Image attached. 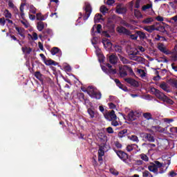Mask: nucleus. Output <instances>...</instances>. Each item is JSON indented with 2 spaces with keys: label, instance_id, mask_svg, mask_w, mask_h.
<instances>
[{
  "label": "nucleus",
  "instance_id": "obj_7",
  "mask_svg": "<svg viewBox=\"0 0 177 177\" xmlns=\"http://www.w3.org/2000/svg\"><path fill=\"white\" fill-rule=\"evenodd\" d=\"M88 94L91 97H95L97 100H100V99H102V93H100V91L90 90L88 91Z\"/></svg>",
  "mask_w": 177,
  "mask_h": 177
},
{
  "label": "nucleus",
  "instance_id": "obj_56",
  "mask_svg": "<svg viewBox=\"0 0 177 177\" xmlns=\"http://www.w3.org/2000/svg\"><path fill=\"white\" fill-rule=\"evenodd\" d=\"M139 53V51L136 50L135 51H130V53L129 54V56H136Z\"/></svg>",
  "mask_w": 177,
  "mask_h": 177
},
{
  "label": "nucleus",
  "instance_id": "obj_63",
  "mask_svg": "<svg viewBox=\"0 0 177 177\" xmlns=\"http://www.w3.org/2000/svg\"><path fill=\"white\" fill-rule=\"evenodd\" d=\"M103 156L104 153H98V161H103Z\"/></svg>",
  "mask_w": 177,
  "mask_h": 177
},
{
  "label": "nucleus",
  "instance_id": "obj_59",
  "mask_svg": "<svg viewBox=\"0 0 177 177\" xmlns=\"http://www.w3.org/2000/svg\"><path fill=\"white\" fill-rule=\"evenodd\" d=\"M134 61L135 62H143V57H142L140 56H136Z\"/></svg>",
  "mask_w": 177,
  "mask_h": 177
},
{
  "label": "nucleus",
  "instance_id": "obj_1",
  "mask_svg": "<svg viewBox=\"0 0 177 177\" xmlns=\"http://www.w3.org/2000/svg\"><path fill=\"white\" fill-rule=\"evenodd\" d=\"M158 168H162V164L161 162L155 160L153 162H150L148 166V169L149 172H153L155 175H158L159 174H164V171H158Z\"/></svg>",
  "mask_w": 177,
  "mask_h": 177
},
{
  "label": "nucleus",
  "instance_id": "obj_34",
  "mask_svg": "<svg viewBox=\"0 0 177 177\" xmlns=\"http://www.w3.org/2000/svg\"><path fill=\"white\" fill-rule=\"evenodd\" d=\"M128 138L130 140H132V142H135L136 143H139V138L135 135H133L131 136H129Z\"/></svg>",
  "mask_w": 177,
  "mask_h": 177
},
{
  "label": "nucleus",
  "instance_id": "obj_13",
  "mask_svg": "<svg viewBox=\"0 0 177 177\" xmlns=\"http://www.w3.org/2000/svg\"><path fill=\"white\" fill-rule=\"evenodd\" d=\"M158 49L165 55H171V51H169V50H167V47H165L162 44L158 46Z\"/></svg>",
  "mask_w": 177,
  "mask_h": 177
},
{
  "label": "nucleus",
  "instance_id": "obj_9",
  "mask_svg": "<svg viewBox=\"0 0 177 177\" xmlns=\"http://www.w3.org/2000/svg\"><path fill=\"white\" fill-rule=\"evenodd\" d=\"M106 120L109 121H112L113 120H117V115H115V111L111 110V111L104 114Z\"/></svg>",
  "mask_w": 177,
  "mask_h": 177
},
{
  "label": "nucleus",
  "instance_id": "obj_35",
  "mask_svg": "<svg viewBox=\"0 0 177 177\" xmlns=\"http://www.w3.org/2000/svg\"><path fill=\"white\" fill-rule=\"evenodd\" d=\"M100 12L102 13V15H106V13L109 12V9L107 8V7L104 6H102L100 8Z\"/></svg>",
  "mask_w": 177,
  "mask_h": 177
},
{
  "label": "nucleus",
  "instance_id": "obj_38",
  "mask_svg": "<svg viewBox=\"0 0 177 177\" xmlns=\"http://www.w3.org/2000/svg\"><path fill=\"white\" fill-rule=\"evenodd\" d=\"M28 37H31L33 41H37V39H38V34H37V32H35L32 33V35H31L30 34H28Z\"/></svg>",
  "mask_w": 177,
  "mask_h": 177
},
{
  "label": "nucleus",
  "instance_id": "obj_50",
  "mask_svg": "<svg viewBox=\"0 0 177 177\" xmlns=\"http://www.w3.org/2000/svg\"><path fill=\"white\" fill-rule=\"evenodd\" d=\"M150 175H151V173L150 171L145 170L142 172V176L143 177H149Z\"/></svg>",
  "mask_w": 177,
  "mask_h": 177
},
{
  "label": "nucleus",
  "instance_id": "obj_5",
  "mask_svg": "<svg viewBox=\"0 0 177 177\" xmlns=\"http://www.w3.org/2000/svg\"><path fill=\"white\" fill-rule=\"evenodd\" d=\"M100 142H102L103 145H100L98 153L104 154V151H106V142L107 141V137L104 136L103 138H100Z\"/></svg>",
  "mask_w": 177,
  "mask_h": 177
},
{
  "label": "nucleus",
  "instance_id": "obj_47",
  "mask_svg": "<svg viewBox=\"0 0 177 177\" xmlns=\"http://www.w3.org/2000/svg\"><path fill=\"white\" fill-rule=\"evenodd\" d=\"M78 98L81 102H83L84 100H85V94H84V93H79Z\"/></svg>",
  "mask_w": 177,
  "mask_h": 177
},
{
  "label": "nucleus",
  "instance_id": "obj_18",
  "mask_svg": "<svg viewBox=\"0 0 177 177\" xmlns=\"http://www.w3.org/2000/svg\"><path fill=\"white\" fill-rule=\"evenodd\" d=\"M36 18L37 20H39V21H44V20H46V19H48V14L42 15V13L39 12L36 14Z\"/></svg>",
  "mask_w": 177,
  "mask_h": 177
},
{
  "label": "nucleus",
  "instance_id": "obj_62",
  "mask_svg": "<svg viewBox=\"0 0 177 177\" xmlns=\"http://www.w3.org/2000/svg\"><path fill=\"white\" fill-rule=\"evenodd\" d=\"M109 109H114L117 108V106H115V104H114V103L113 102L109 103Z\"/></svg>",
  "mask_w": 177,
  "mask_h": 177
},
{
  "label": "nucleus",
  "instance_id": "obj_15",
  "mask_svg": "<svg viewBox=\"0 0 177 177\" xmlns=\"http://www.w3.org/2000/svg\"><path fill=\"white\" fill-rule=\"evenodd\" d=\"M87 113L90 116V118L93 119L97 115V112L95 111L92 108L87 109Z\"/></svg>",
  "mask_w": 177,
  "mask_h": 177
},
{
  "label": "nucleus",
  "instance_id": "obj_43",
  "mask_svg": "<svg viewBox=\"0 0 177 177\" xmlns=\"http://www.w3.org/2000/svg\"><path fill=\"white\" fill-rule=\"evenodd\" d=\"M4 16L6 19H12V14L8 10L4 11Z\"/></svg>",
  "mask_w": 177,
  "mask_h": 177
},
{
  "label": "nucleus",
  "instance_id": "obj_42",
  "mask_svg": "<svg viewBox=\"0 0 177 177\" xmlns=\"http://www.w3.org/2000/svg\"><path fill=\"white\" fill-rule=\"evenodd\" d=\"M162 164V168H165L166 165H167V167H166V169L168 168L169 165H171V160H167L164 162V163L161 162Z\"/></svg>",
  "mask_w": 177,
  "mask_h": 177
},
{
  "label": "nucleus",
  "instance_id": "obj_52",
  "mask_svg": "<svg viewBox=\"0 0 177 177\" xmlns=\"http://www.w3.org/2000/svg\"><path fill=\"white\" fill-rule=\"evenodd\" d=\"M98 38L96 37H93V39L91 40V44L92 45H97V41Z\"/></svg>",
  "mask_w": 177,
  "mask_h": 177
},
{
  "label": "nucleus",
  "instance_id": "obj_45",
  "mask_svg": "<svg viewBox=\"0 0 177 177\" xmlns=\"http://www.w3.org/2000/svg\"><path fill=\"white\" fill-rule=\"evenodd\" d=\"M143 117H145L146 120H153V118L151 117V113H143Z\"/></svg>",
  "mask_w": 177,
  "mask_h": 177
},
{
  "label": "nucleus",
  "instance_id": "obj_12",
  "mask_svg": "<svg viewBox=\"0 0 177 177\" xmlns=\"http://www.w3.org/2000/svg\"><path fill=\"white\" fill-rule=\"evenodd\" d=\"M42 34L44 39H47V38H49V37H53V31L50 28L44 29Z\"/></svg>",
  "mask_w": 177,
  "mask_h": 177
},
{
  "label": "nucleus",
  "instance_id": "obj_32",
  "mask_svg": "<svg viewBox=\"0 0 177 177\" xmlns=\"http://www.w3.org/2000/svg\"><path fill=\"white\" fill-rule=\"evenodd\" d=\"M102 17H103V15H102V14H96L94 17V21L95 23H99V21L102 20Z\"/></svg>",
  "mask_w": 177,
  "mask_h": 177
},
{
  "label": "nucleus",
  "instance_id": "obj_61",
  "mask_svg": "<svg viewBox=\"0 0 177 177\" xmlns=\"http://www.w3.org/2000/svg\"><path fill=\"white\" fill-rule=\"evenodd\" d=\"M115 1L114 0H107L106 1V5H109V6H111V5L114 4Z\"/></svg>",
  "mask_w": 177,
  "mask_h": 177
},
{
  "label": "nucleus",
  "instance_id": "obj_22",
  "mask_svg": "<svg viewBox=\"0 0 177 177\" xmlns=\"http://www.w3.org/2000/svg\"><path fill=\"white\" fill-rule=\"evenodd\" d=\"M136 34L140 37V39H146V38H147L146 33L141 30H136Z\"/></svg>",
  "mask_w": 177,
  "mask_h": 177
},
{
  "label": "nucleus",
  "instance_id": "obj_37",
  "mask_svg": "<svg viewBox=\"0 0 177 177\" xmlns=\"http://www.w3.org/2000/svg\"><path fill=\"white\" fill-rule=\"evenodd\" d=\"M140 158H141V160H142V161H145V162H147V161H149V156H147V155L145 153H141L140 155Z\"/></svg>",
  "mask_w": 177,
  "mask_h": 177
},
{
  "label": "nucleus",
  "instance_id": "obj_6",
  "mask_svg": "<svg viewBox=\"0 0 177 177\" xmlns=\"http://www.w3.org/2000/svg\"><path fill=\"white\" fill-rule=\"evenodd\" d=\"M152 91L153 92H154L155 96H156V97L159 99V100H162V102H164V100L165 99V97H167V95H165L164 93L160 91V90L156 88H153Z\"/></svg>",
  "mask_w": 177,
  "mask_h": 177
},
{
  "label": "nucleus",
  "instance_id": "obj_39",
  "mask_svg": "<svg viewBox=\"0 0 177 177\" xmlns=\"http://www.w3.org/2000/svg\"><path fill=\"white\" fill-rule=\"evenodd\" d=\"M163 102H165L168 104H174V100H171L168 96L166 95L165 98L164 99Z\"/></svg>",
  "mask_w": 177,
  "mask_h": 177
},
{
  "label": "nucleus",
  "instance_id": "obj_36",
  "mask_svg": "<svg viewBox=\"0 0 177 177\" xmlns=\"http://www.w3.org/2000/svg\"><path fill=\"white\" fill-rule=\"evenodd\" d=\"M35 77L39 80V81H42V74L39 71H36L35 73Z\"/></svg>",
  "mask_w": 177,
  "mask_h": 177
},
{
  "label": "nucleus",
  "instance_id": "obj_60",
  "mask_svg": "<svg viewBox=\"0 0 177 177\" xmlns=\"http://www.w3.org/2000/svg\"><path fill=\"white\" fill-rule=\"evenodd\" d=\"M169 131L171 133H177V127H171Z\"/></svg>",
  "mask_w": 177,
  "mask_h": 177
},
{
  "label": "nucleus",
  "instance_id": "obj_46",
  "mask_svg": "<svg viewBox=\"0 0 177 177\" xmlns=\"http://www.w3.org/2000/svg\"><path fill=\"white\" fill-rule=\"evenodd\" d=\"M115 50L118 53H122V47L120 46H115Z\"/></svg>",
  "mask_w": 177,
  "mask_h": 177
},
{
  "label": "nucleus",
  "instance_id": "obj_23",
  "mask_svg": "<svg viewBox=\"0 0 177 177\" xmlns=\"http://www.w3.org/2000/svg\"><path fill=\"white\" fill-rule=\"evenodd\" d=\"M118 138H125V136H128V129H124L123 130H121L118 134Z\"/></svg>",
  "mask_w": 177,
  "mask_h": 177
},
{
  "label": "nucleus",
  "instance_id": "obj_51",
  "mask_svg": "<svg viewBox=\"0 0 177 177\" xmlns=\"http://www.w3.org/2000/svg\"><path fill=\"white\" fill-rule=\"evenodd\" d=\"M30 13L35 15V13H37V8H35V7H34V6H30Z\"/></svg>",
  "mask_w": 177,
  "mask_h": 177
},
{
  "label": "nucleus",
  "instance_id": "obj_16",
  "mask_svg": "<svg viewBox=\"0 0 177 177\" xmlns=\"http://www.w3.org/2000/svg\"><path fill=\"white\" fill-rule=\"evenodd\" d=\"M15 30L17 31L19 35L22 37V39L26 38V35H24V31H26V30H24V28L16 26Z\"/></svg>",
  "mask_w": 177,
  "mask_h": 177
},
{
  "label": "nucleus",
  "instance_id": "obj_58",
  "mask_svg": "<svg viewBox=\"0 0 177 177\" xmlns=\"http://www.w3.org/2000/svg\"><path fill=\"white\" fill-rule=\"evenodd\" d=\"M106 132L107 133H114V130L113 129V127H109L106 128Z\"/></svg>",
  "mask_w": 177,
  "mask_h": 177
},
{
  "label": "nucleus",
  "instance_id": "obj_31",
  "mask_svg": "<svg viewBox=\"0 0 177 177\" xmlns=\"http://www.w3.org/2000/svg\"><path fill=\"white\" fill-rule=\"evenodd\" d=\"M151 8H153V4L151 3H148L147 5H144L142 7V10L143 12H146V10H147L148 9H151Z\"/></svg>",
  "mask_w": 177,
  "mask_h": 177
},
{
  "label": "nucleus",
  "instance_id": "obj_53",
  "mask_svg": "<svg viewBox=\"0 0 177 177\" xmlns=\"http://www.w3.org/2000/svg\"><path fill=\"white\" fill-rule=\"evenodd\" d=\"M111 121V125L113 127H118V125H120L117 120H112Z\"/></svg>",
  "mask_w": 177,
  "mask_h": 177
},
{
  "label": "nucleus",
  "instance_id": "obj_64",
  "mask_svg": "<svg viewBox=\"0 0 177 177\" xmlns=\"http://www.w3.org/2000/svg\"><path fill=\"white\" fill-rule=\"evenodd\" d=\"M169 176L177 177V174L175 171H171L169 172Z\"/></svg>",
  "mask_w": 177,
  "mask_h": 177
},
{
  "label": "nucleus",
  "instance_id": "obj_28",
  "mask_svg": "<svg viewBox=\"0 0 177 177\" xmlns=\"http://www.w3.org/2000/svg\"><path fill=\"white\" fill-rule=\"evenodd\" d=\"M21 50L24 52V53H26L27 55H30L31 52H32V49L30 47H22Z\"/></svg>",
  "mask_w": 177,
  "mask_h": 177
},
{
  "label": "nucleus",
  "instance_id": "obj_19",
  "mask_svg": "<svg viewBox=\"0 0 177 177\" xmlns=\"http://www.w3.org/2000/svg\"><path fill=\"white\" fill-rule=\"evenodd\" d=\"M144 136L145 139H147L148 142H151V143L156 142V139L154 138V136L151 133H145Z\"/></svg>",
  "mask_w": 177,
  "mask_h": 177
},
{
  "label": "nucleus",
  "instance_id": "obj_41",
  "mask_svg": "<svg viewBox=\"0 0 177 177\" xmlns=\"http://www.w3.org/2000/svg\"><path fill=\"white\" fill-rule=\"evenodd\" d=\"M165 28L161 25L154 27V31H164Z\"/></svg>",
  "mask_w": 177,
  "mask_h": 177
},
{
  "label": "nucleus",
  "instance_id": "obj_49",
  "mask_svg": "<svg viewBox=\"0 0 177 177\" xmlns=\"http://www.w3.org/2000/svg\"><path fill=\"white\" fill-rule=\"evenodd\" d=\"M138 74H140L141 77H146V72L143 69H138Z\"/></svg>",
  "mask_w": 177,
  "mask_h": 177
},
{
  "label": "nucleus",
  "instance_id": "obj_3",
  "mask_svg": "<svg viewBox=\"0 0 177 177\" xmlns=\"http://www.w3.org/2000/svg\"><path fill=\"white\" fill-rule=\"evenodd\" d=\"M84 10L86 13L83 17V20L86 21L88 20V19H89V16H91V13H92V6L89 3H85Z\"/></svg>",
  "mask_w": 177,
  "mask_h": 177
},
{
  "label": "nucleus",
  "instance_id": "obj_4",
  "mask_svg": "<svg viewBox=\"0 0 177 177\" xmlns=\"http://www.w3.org/2000/svg\"><path fill=\"white\" fill-rule=\"evenodd\" d=\"M127 12H128V9H127V7L124 6V5L118 3L116 6L115 13L118 15H126Z\"/></svg>",
  "mask_w": 177,
  "mask_h": 177
},
{
  "label": "nucleus",
  "instance_id": "obj_17",
  "mask_svg": "<svg viewBox=\"0 0 177 177\" xmlns=\"http://www.w3.org/2000/svg\"><path fill=\"white\" fill-rule=\"evenodd\" d=\"M109 60L111 64H117L118 57H117L114 54H112L109 57Z\"/></svg>",
  "mask_w": 177,
  "mask_h": 177
},
{
  "label": "nucleus",
  "instance_id": "obj_21",
  "mask_svg": "<svg viewBox=\"0 0 177 177\" xmlns=\"http://www.w3.org/2000/svg\"><path fill=\"white\" fill-rule=\"evenodd\" d=\"M50 53L51 55H53V56H55V55H57V53L59 55H62V50H60V48L57 47H53V48H51Z\"/></svg>",
  "mask_w": 177,
  "mask_h": 177
},
{
  "label": "nucleus",
  "instance_id": "obj_57",
  "mask_svg": "<svg viewBox=\"0 0 177 177\" xmlns=\"http://www.w3.org/2000/svg\"><path fill=\"white\" fill-rule=\"evenodd\" d=\"M96 29L97 30L95 31V32H97L98 34H100L102 32L100 31V30H102V26L100 24L97 25Z\"/></svg>",
  "mask_w": 177,
  "mask_h": 177
},
{
  "label": "nucleus",
  "instance_id": "obj_30",
  "mask_svg": "<svg viewBox=\"0 0 177 177\" xmlns=\"http://www.w3.org/2000/svg\"><path fill=\"white\" fill-rule=\"evenodd\" d=\"M160 88H161V89H162L165 92H169V91H168V86L167 85V83H165V82H163L162 84H160Z\"/></svg>",
  "mask_w": 177,
  "mask_h": 177
},
{
  "label": "nucleus",
  "instance_id": "obj_55",
  "mask_svg": "<svg viewBox=\"0 0 177 177\" xmlns=\"http://www.w3.org/2000/svg\"><path fill=\"white\" fill-rule=\"evenodd\" d=\"M0 24L3 26L6 24V20L5 19V17L0 18Z\"/></svg>",
  "mask_w": 177,
  "mask_h": 177
},
{
  "label": "nucleus",
  "instance_id": "obj_10",
  "mask_svg": "<svg viewBox=\"0 0 177 177\" xmlns=\"http://www.w3.org/2000/svg\"><path fill=\"white\" fill-rule=\"evenodd\" d=\"M119 74L121 78H124V77H127V75H128V65L120 66L119 68Z\"/></svg>",
  "mask_w": 177,
  "mask_h": 177
},
{
  "label": "nucleus",
  "instance_id": "obj_33",
  "mask_svg": "<svg viewBox=\"0 0 177 177\" xmlns=\"http://www.w3.org/2000/svg\"><path fill=\"white\" fill-rule=\"evenodd\" d=\"M45 28V25L42 21H39L37 23V30L38 31H42Z\"/></svg>",
  "mask_w": 177,
  "mask_h": 177
},
{
  "label": "nucleus",
  "instance_id": "obj_8",
  "mask_svg": "<svg viewBox=\"0 0 177 177\" xmlns=\"http://www.w3.org/2000/svg\"><path fill=\"white\" fill-rule=\"evenodd\" d=\"M116 31L118 34H123V35H131V30L127 29L124 26H118L116 28Z\"/></svg>",
  "mask_w": 177,
  "mask_h": 177
},
{
  "label": "nucleus",
  "instance_id": "obj_54",
  "mask_svg": "<svg viewBox=\"0 0 177 177\" xmlns=\"http://www.w3.org/2000/svg\"><path fill=\"white\" fill-rule=\"evenodd\" d=\"M134 15L136 17H140L142 16V13L138 10H134Z\"/></svg>",
  "mask_w": 177,
  "mask_h": 177
},
{
  "label": "nucleus",
  "instance_id": "obj_11",
  "mask_svg": "<svg viewBox=\"0 0 177 177\" xmlns=\"http://www.w3.org/2000/svg\"><path fill=\"white\" fill-rule=\"evenodd\" d=\"M124 81L125 82H127V84H129V85H131V86H133L134 88H138V86H139V83L135 79L129 77L125 78Z\"/></svg>",
  "mask_w": 177,
  "mask_h": 177
},
{
  "label": "nucleus",
  "instance_id": "obj_2",
  "mask_svg": "<svg viewBox=\"0 0 177 177\" xmlns=\"http://www.w3.org/2000/svg\"><path fill=\"white\" fill-rule=\"evenodd\" d=\"M114 151H115V153H116L118 157H119V158H120V160H122V161L123 162H127V161L129 158L128 153H127L124 151H121V150L114 149Z\"/></svg>",
  "mask_w": 177,
  "mask_h": 177
},
{
  "label": "nucleus",
  "instance_id": "obj_24",
  "mask_svg": "<svg viewBox=\"0 0 177 177\" xmlns=\"http://www.w3.org/2000/svg\"><path fill=\"white\" fill-rule=\"evenodd\" d=\"M118 56L120 62H122V63H123V64H129L131 63L129 62V59H128L126 57H123L122 55H121V54H118Z\"/></svg>",
  "mask_w": 177,
  "mask_h": 177
},
{
  "label": "nucleus",
  "instance_id": "obj_29",
  "mask_svg": "<svg viewBox=\"0 0 177 177\" xmlns=\"http://www.w3.org/2000/svg\"><path fill=\"white\" fill-rule=\"evenodd\" d=\"M154 27H156V25L146 26L145 27L144 30H145V31H147V32H153V31H154Z\"/></svg>",
  "mask_w": 177,
  "mask_h": 177
},
{
  "label": "nucleus",
  "instance_id": "obj_40",
  "mask_svg": "<svg viewBox=\"0 0 177 177\" xmlns=\"http://www.w3.org/2000/svg\"><path fill=\"white\" fill-rule=\"evenodd\" d=\"M152 21H153V18H151V17H148V18L144 19V20L142 21V23H143L144 24H149L151 23Z\"/></svg>",
  "mask_w": 177,
  "mask_h": 177
},
{
  "label": "nucleus",
  "instance_id": "obj_27",
  "mask_svg": "<svg viewBox=\"0 0 177 177\" xmlns=\"http://www.w3.org/2000/svg\"><path fill=\"white\" fill-rule=\"evenodd\" d=\"M135 146L137 147V149L139 147V146H138V145H136V144H131V145H129L127 146L126 150L129 152L132 151V150H133V147H135Z\"/></svg>",
  "mask_w": 177,
  "mask_h": 177
},
{
  "label": "nucleus",
  "instance_id": "obj_25",
  "mask_svg": "<svg viewBox=\"0 0 177 177\" xmlns=\"http://www.w3.org/2000/svg\"><path fill=\"white\" fill-rule=\"evenodd\" d=\"M44 64H46V66H57V64H59V63L52 59H48L45 61Z\"/></svg>",
  "mask_w": 177,
  "mask_h": 177
},
{
  "label": "nucleus",
  "instance_id": "obj_48",
  "mask_svg": "<svg viewBox=\"0 0 177 177\" xmlns=\"http://www.w3.org/2000/svg\"><path fill=\"white\" fill-rule=\"evenodd\" d=\"M127 72L129 73L131 77H133L135 75V73H133V70H132V68L127 66Z\"/></svg>",
  "mask_w": 177,
  "mask_h": 177
},
{
  "label": "nucleus",
  "instance_id": "obj_14",
  "mask_svg": "<svg viewBox=\"0 0 177 177\" xmlns=\"http://www.w3.org/2000/svg\"><path fill=\"white\" fill-rule=\"evenodd\" d=\"M102 70L106 74H117V70L115 69H108L107 67L103 66H102Z\"/></svg>",
  "mask_w": 177,
  "mask_h": 177
},
{
  "label": "nucleus",
  "instance_id": "obj_20",
  "mask_svg": "<svg viewBox=\"0 0 177 177\" xmlns=\"http://www.w3.org/2000/svg\"><path fill=\"white\" fill-rule=\"evenodd\" d=\"M127 118L129 121H135L136 120V115L133 111H130L127 115Z\"/></svg>",
  "mask_w": 177,
  "mask_h": 177
},
{
  "label": "nucleus",
  "instance_id": "obj_44",
  "mask_svg": "<svg viewBox=\"0 0 177 177\" xmlns=\"http://www.w3.org/2000/svg\"><path fill=\"white\" fill-rule=\"evenodd\" d=\"M118 88H120V89H122V91H124V92H127L128 91V87L124 86V84H118Z\"/></svg>",
  "mask_w": 177,
  "mask_h": 177
},
{
  "label": "nucleus",
  "instance_id": "obj_26",
  "mask_svg": "<svg viewBox=\"0 0 177 177\" xmlns=\"http://www.w3.org/2000/svg\"><path fill=\"white\" fill-rule=\"evenodd\" d=\"M169 84L171 85V86L177 89V80L176 79L169 80Z\"/></svg>",
  "mask_w": 177,
  "mask_h": 177
}]
</instances>
